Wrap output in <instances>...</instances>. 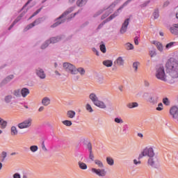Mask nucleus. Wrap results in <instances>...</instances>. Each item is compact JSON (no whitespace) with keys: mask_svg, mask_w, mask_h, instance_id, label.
I'll return each instance as SVG.
<instances>
[{"mask_svg":"<svg viewBox=\"0 0 178 178\" xmlns=\"http://www.w3.org/2000/svg\"><path fill=\"white\" fill-rule=\"evenodd\" d=\"M143 156L149 157L147 163L149 168L159 169V166H161L159 164V158L158 157V155L155 154L152 147H145L139 154L138 159L140 160L143 159Z\"/></svg>","mask_w":178,"mask_h":178,"instance_id":"f257e3e1","label":"nucleus"},{"mask_svg":"<svg viewBox=\"0 0 178 178\" xmlns=\"http://www.w3.org/2000/svg\"><path fill=\"white\" fill-rule=\"evenodd\" d=\"M166 72L172 79L178 78V54L170 58L165 63Z\"/></svg>","mask_w":178,"mask_h":178,"instance_id":"f03ea898","label":"nucleus"},{"mask_svg":"<svg viewBox=\"0 0 178 178\" xmlns=\"http://www.w3.org/2000/svg\"><path fill=\"white\" fill-rule=\"evenodd\" d=\"M156 77L161 81H168L170 84H173L175 83L174 79H168L166 74L165 73V67L163 65H159L156 67Z\"/></svg>","mask_w":178,"mask_h":178,"instance_id":"7ed1b4c3","label":"nucleus"},{"mask_svg":"<svg viewBox=\"0 0 178 178\" xmlns=\"http://www.w3.org/2000/svg\"><path fill=\"white\" fill-rule=\"evenodd\" d=\"M73 10H74V7H70L66 10L60 17L56 19V22L51 26V29H55V27H58V26H60V24L65 23V22H66V19L63 17H66L67 15L72 13Z\"/></svg>","mask_w":178,"mask_h":178,"instance_id":"20e7f679","label":"nucleus"},{"mask_svg":"<svg viewBox=\"0 0 178 178\" xmlns=\"http://www.w3.org/2000/svg\"><path fill=\"white\" fill-rule=\"evenodd\" d=\"M89 99L92 101L95 106L100 108V109H106V104H105L104 102L99 100L95 93H90L89 95Z\"/></svg>","mask_w":178,"mask_h":178,"instance_id":"39448f33","label":"nucleus"},{"mask_svg":"<svg viewBox=\"0 0 178 178\" xmlns=\"http://www.w3.org/2000/svg\"><path fill=\"white\" fill-rule=\"evenodd\" d=\"M32 124L33 119L31 118H29L22 122L18 124V127L19 129H29V127H31Z\"/></svg>","mask_w":178,"mask_h":178,"instance_id":"423d86ee","label":"nucleus"},{"mask_svg":"<svg viewBox=\"0 0 178 178\" xmlns=\"http://www.w3.org/2000/svg\"><path fill=\"white\" fill-rule=\"evenodd\" d=\"M44 20H45V17H39L38 19H36L33 23L29 24L24 30V31H27L28 30H30V29H33V27H34V26L37 25V24H40V23H42V22H44Z\"/></svg>","mask_w":178,"mask_h":178,"instance_id":"0eeeda50","label":"nucleus"},{"mask_svg":"<svg viewBox=\"0 0 178 178\" xmlns=\"http://www.w3.org/2000/svg\"><path fill=\"white\" fill-rule=\"evenodd\" d=\"M91 172L99 176V177H105L106 176V170L105 169L92 168Z\"/></svg>","mask_w":178,"mask_h":178,"instance_id":"6e6552de","label":"nucleus"},{"mask_svg":"<svg viewBox=\"0 0 178 178\" xmlns=\"http://www.w3.org/2000/svg\"><path fill=\"white\" fill-rule=\"evenodd\" d=\"M63 67L65 69L66 72H68L72 74H74L76 66L70 63H64L63 64Z\"/></svg>","mask_w":178,"mask_h":178,"instance_id":"1a4fd4ad","label":"nucleus"},{"mask_svg":"<svg viewBox=\"0 0 178 178\" xmlns=\"http://www.w3.org/2000/svg\"><path fill=\"white\" fill-rule=\"evenodd\" d=\"M170 115L172 119L178 120V108L176 106H173L170 108Z\"/></svg>","mask_w":178,"mask_h":178,"instance_id":"9d476101","label":"nucleus"},{"mask_svg":"<svg viewBox=\"0 0 178 178\" xmlns=\"http://www.w3.org/2000/svg\"><path fill=\"white\" fill-rule=\"evenodd\" d=\"M65 38V35H60L56 37H52L51 38L49 41L50 44H56V42H59V41H62Z\"/></svg>","mask_w":178,"mask_h":178,"instance_id":"9b49d317","label":"nucleus"},{"mask_svg":"<svg viewBox=\"0 0 178 178\" xmlns=\"http://www.w3.org/2000/svg\"><path fill=\"white\" fill-rule=\"evenodd\" d=\"M129 22L130 18H127L124 20L120 31L121 34H124V33L127 31V26H129Z\"/></svg>","mask_w":178,"mask_h":178,"instance_id":"f8f14e48","label":"nucleus"},{"mask_svg":"<svg viewBox=\"0 0 178 178\" xmlns=\"http://www.w3.org/2000/svg\"><path fill=\"white\" fill-rule=\"evenodd\" d=\"M158 99L159 97L156 95H152L149 97L148 102L152 104V105H156L158 104Z\"/></svg>","mask_w":178,"mask_h":178,"instance_id":"ddd939ff","label":"nucleus"},{"mask_svg":"<svg viewBox=\"0 0 178 178\" xmlns=\"http://www.w3.org/2000/svg\"><path fill=\"white\" fill-rule=\"evenodd\" d=\"M35 73L38 77H40V79H44L45 77H47V75L45 74V72H44V70L42 68H38L35 70Z\"/></svg>","mask_w":178,"mask_h":178,"instance_id":"4468645a","label":"nucleus"},{"mask_svg":"<svg viewBox=\"0 0 178 178\" xmlns=\"http://www.w3.org/2000/svg\"><path fill=\"white\" fill-rule=\"evenodd\" d=\"M14 76L13 75H9L7 77H6L1 83H0V88H2L3 86H6L8 83H10L11 80H13Z\"/></svg>","mask_w":178,"mask_h":178,"instance_id":"2eb2a0df","label":"nucleus"},{"mask_svg":"<svg viewBox=\"0 0 178 178\" xmlns=\"http://www.w3.org/2000/svg\"><path fill=\"white\" fill-rule=\"evenodd\" d=\"M117 16H119L118 10H116L113 15L104 20L101 24H103L104 26V24H106V23H108V22H111V20H113V19H115V17H116Z\"/></svg>","mask_w":178,"mask_h":178,"instance_id":"dca6fc26","label":"nucleus"},{"mask_svg":"<svg viewBox=\"0 0 178 178\" xmlns=\"http://www.w3.org/2000/svg\"><path fill=\"white\" fill-rule=\"evenodd\" d=\"M78 73H79V74H81V76H84V74H86V70L81 67H79L78 68L75 67L73 74H77Z\"/></svg>","mask_w":178,"mask_h":178,"instance_id":"f3484780","label":"nucleus"},{"mask_svg":"<svg viewBox=\"0 0 178 178\" xmlns=\"http://www.w3.org/2000/svg\"><path fill=\"white\" fill-rule=\"evenodd\" d=\"M30 94V90L27 88H23L21 90V95L23 97V98H26Z\"/></svg>","mask_w":178,"mask_h":178,"instance_id":"a211bd4d","label":"nucleus"},{"mask_svg":"<svg viewBox=\"0 0 178 178\" xmlns=\"http://www.w3.org/2000/svg\"><path fill=\"white\" fill-rule=\"evenodd\" d=\"M114 64L118 65V66H123L124 65V60H123V58L122 57H118L114 62Z\"/></svg>","mask_w":178,"mask_h":178,"instance_id":"6ab92c4d","label":"nucleus"},{"mask_svg":"<svg viewBox=\"0 0 178 178\" xmlns=\"http://www.w3.org/2000/svg\"><path fill=\"white\" fill-rule=\"evenodd\" d=\"M152 44L156 45L157 49L160 51V52H162L163 51V46L162 45V43L156 41H153Z\"/></svg>","mask_w":178,"mask_h":178,"instance_id":"aec40b11","label":"nucleus"},{"mask_svg":"<svg viewBox=\"0 0 178 178\" xmlns=\"http://www.w3.org/2000/svg\"><path fill=\"white\" fill-rule=\"evenodd\" d=\"M83 141H86V148L89 152H92V145L91 142L88 141V138H83Z\"/></svg>","mask_w":178,"mask_h":178,"instance_id":"412c9836","label":"nucleus"},{"mask_svg":"<svg viewBox=\"0 0 178 178\" xmlns=\"http://www.w3.org/2000/svg\"><path fill=\"white\" fill-rule=\"evenodd\" d=\"M42 104L44 105V106H48V105L51 104V99L47 97H44L42 99Z\"/></svg>","mask_w":178,"mask_h":178,"instance_id":"4be33fe9","label":"nucleus"},{"mask_svg":"<svg viewBox=\"0 0 178 178\" xmlns=\"http://www.w3.org/2000/svg\"><path fill=\"white\" fill-rule=\"evenodd\" d=\"M127 107L129 109H133L134 108H138V103L137 102H130L127 104Z\"/></svg>","mask_w":178,"mask_h":178,"instance_id":"5701e85b","label":"nucleus"},{"mask_svg":"<svg viewBox=\"0 0 178 178\" xmlns=\"http://www.w3.org/2000/svg\"><path fill=\"white\" fill-rule=\"evenodd\" d=\"M88 1V0H77L76 1V5L79 8H81V7L84 6V5H86V3H87Z\"/></svg>","mask_w":178,"mask_h":178,"instance_id":"b1692460","label":"nucleus"},{"mask_svg":"<svg viewBox=\"0 0 178 178\" xmlns=\"http://www.w3.org/2000/svg\"><path fill=\"white\" fill-rule=\"evenodd\" d=\"M106 162L110 166H113V165H115V161L112 157H106Z\"/></svg>","mask_w":178,"mask_h":178,"instance_id":"393cba45","label":"nucleus"},{"mask_svg":"<svg viewBox=\"0 0 178 178\" xmlns=\"http://www.w3.org/2000/svg\"><path fill=\"white\" fill-rule=\"evenodd\" d=\"M13 98V97L10 95L5 96L4 101H5L6 104H10V102H12Z\"/></svg>","mask_w":178,"mask_h":178,"instance_id":"a878e982","label":"nucleus"},{"mask_svg":"<svg viewBox=\"0 0 178 178\" xmlns=\"http://www.w3.org/2000/svg\"><path fill=\"white\" fill-rule=\"evenodd\" d=\"M78 165L79 166L80 169H82V170H86L87 169V164H86V163L79 161Z\"/></svg>","mask_w":178,"mask_h":178,"instance_id":"bb28decb","label":"nucleus"},{"mask_svg":"<svg viewBox=\"0 0 178 178\" xmlns=\"http://www.w3.org/2000/svg\"><path fill=\"white\" fill-rule=\"evenodd\" d=\"M49 44L51 42H49V40H46L40 47L41 49H46V48H48L49 47Z\"/></svg>","mask_w":178,"mask_h":178,"instance_id":"cd10ccee","label":"nucleus"},{"mask_svg":"<svg viewBox=\"0 0 178 178\" xmlns=\"http://www.w3.org/2000/svg\"><path fill=\"white\" fill-rule=\"evenodd\" d=\"M103 65L106 66V67H111L112 65H113V62L111 60H104L103 61Z\"/></svg>","mask_w":178,"mask_h":178,"instance_id":"c85d7f7f","label":"nucleus"},{"mask_svg":"<svg viewBox=\"0 0 178 178\" xmlns=\"http://www.w3.org/2000/svg\"><path fill=\"white\" fill-rule=\"evenodd\" d=\"M67 116L70 118V119H73V118L76 116V112H74V111H68L67 112Z\"/></svg>","mask_w":178,"mask_h":178,"instance_id":"c756f323","label":"nucleus"},{"mask_svg":"<svg viewBox=\"0 0 178 178\" xmlns=\"http://www.w3.org/2000/svg\"><path fill=\"white\" fill-rule=\"evenodd\" d=\"M10 131H11V136H17V128H16V127L13 126L10 129Z\"/></svg>","mask_w":178,"mask_h":178,"instance_id":"7c9ffc66","label":"nucleus"},{"mask_svg":"<svg viewBox=\"0 0 178 178\" xmlns=\"http://www.w3.org/2000/svg\"><path fill=\"white\" fill-rule=\"evenodd\" d=\"M170 33L172 34H175V35H178V30L177 27H175L174 25H172V27L170 29Z\"/></svg>","mask_w":178,"mask_h":178,"instance_id":"2f4dec72","label":"nucleus"},{"mask_svg":"<svg viewBox=\"0 0 178 178\" xmlns=\"http://www.w3.org/2000/svg\"><path fill=\"white\" fill-rule=\"evenodd\" d=\"M6 156H8V153L6 152H2L0 156L1 162H4Z\"/></svg>","mask_w":178,"mask_h":178,"instance_id":"473e14b6","label":"nucleus"},{"mask_svg":"<svg viewBox=\"0 0 178 178\" xmlns=\"http://www.w3.org/2000/svg\"><path fill=\"white\" fill-rule=\"evenodd\" d=\"M8 124V122L1 118H0V125L1 126V129H5Z\"/></svg>","mask_w":178,"mask_h":178,"instance_id":"72a5a7b5","label":"nucleus"},{"mask_svg":"<svg viewBox=\"0 0 178 178\" xmlns=\"http://www.w3.org/2000/svg\"><path fill=\"white\" fill-rule=\"evenodd\" d=\"M125 47H126V49H127V51H130L131 49H134V46L133 45V44L130 43V42H127L125 44Z\"/></svg>","mask_w":178,"mask_h":178,"instance_id":"f704fd0d","label":"nucleus"},{"mask_svg":"<svg viewBox=\"0 0 178 178\" xmlns=\"http://www.w3.org/2000/svg\"><path fill=\"white\" fill-rule=\"evenodd\" d=\"M139 65H140V63L139 62H134V63H133L132 67L134 69L135 73H137V71L138 70V66Z\"/></svg>","mask_w":178,"mask_h":178,"instance_id":"c9c22d12","label":"nucleus"},{"mask_svg":"<svg viewBox=\"0 0 178 178\" xmlns=\"http://www.w3.org/2000/svg\"><path fill=\"white\" fill-rule=\"evenodd\" d=\"M131 1L133 0H127V1H125L123 5H122L117 10H118V13H119V10H122L124 6H127V5H129V3H130V2H131Z\"/></svg>","mask_w":178,"mask_h":178,"instance_id":"e433bc0d","label":"nucleus"},{"mask_svg":"<svg viewBox=\"0 0 178 178\" xmlns=\"http://www.w3.org/2000/svg\"><path fill=\"white\" fill-rule=\"evenodd\" d=\"M153 16L154 19H158L159 17V8H155L153 13Z\"/></svg>","mask_w":178,"mask_h":178,"instance_id":"4c0bfd02","label":"nucleus"},{"mask_svg":"<svg viewBox=\"0 0 178 178\" xmlns=\"http://www.w3.org/2000/svg\"><path fill=\"white\" fill-rule=\"evenodd\" d=\"M95 165H97V166L100 168H104V163H102V161H101L98 159L95 160Z\"/></svg>","mask_w":178,"mask_h":178,"instance_id":"58836bf2","label":"nucleus"},{"mask_svg":"<svg viewBox=\"0 0 178 178\" xmlns=\"http://www.w3.org/2000/svg\"><path fill=\"white\" fill-rule=\"evenodd\" d=\"M29 149L31 152H37L38 151V146L37 145H31L30 147H29Z\"/></svg>","mask_w":178,"mask_h":178,"instance_id":"ea45409f","label":"nucleus"},{"mask_svg":"<svg viewBox=\"0 0 178 178\" xmlns=\"http://www.w3.org/2000/svg\"><path fill=\"white\" fill-rule=\"evenodd\" d=\"M21 91L20 89H17L13 91V95H15V97H17V98H19V97H21Z\"/></svg>","mask_w":178,"mask_h":178,"instance_id":"a19ab883","label":"nucleus"},{"mask_svg":"<svg viewBox=\"0 0 178 178\" xmlns=\"http://www.w3.org/2000/svg\"><path fill=\"white\" fill-rule=\"evenodd\" d=\"M104 10H106V8H104L102 10H98L94 15L93 17H97V16H99V15H102L104 13Z\"/></svg>","mask_w":178,"mask_h":178,"instance_id":"79ce46f5","label":"nucleus"},{"mask_svg":"<svg viewBox=\"0 0 178 178\" xmlns=\"http://www.w3.org/2000/svg\"><path fill=\"white\" fill-rule=\"evenodd\" d=\"M163 103L164 105H166V106H169L170 105V101H169V99L168 97H165L163 99Z\"/></svg>","mask_w":178,"mask_h":178,"instance_id":"37998d69","label":"nucleus"},{"mask_svg":"<svg viewBox=\"0 0 178 178\" xmlns=\"http://www.w3.org/2000/svg\"><path fill=\"white\" fill-rule=\"evenodd\" d=\"M96 77H97V81L102 84V83H103L104 81V76L97 74Z\"/></svg>","mask_w":178,"mask_h":178,"instance_id":"c03bdc74","label":"nucleus"},{"mask_svg":"<svg viewBox=\"0 0 178 178\" xmlns=\"http://www.w3.org/2000/svg\"><path fill=\"white\" fill-rule=\"evenodd\" d=\"M86 108V111H88V112H90V113H92V112H94V110L92 109V107H91V105L90 104H87Z\"/></svg>","mask_w":178,"mask_h":178,"instance_id":"a18cd8bd","label":"nucleus"},{"mask_svg":"<svg viewBox=\"0 0 178 178\" xmlns=\"http://www.w3.org/2000/svg\"><path fill=\"white\" fill-rule=\"evenodd\" d=\"M149 55L151 58H153V56H156V49H153L149 51Z\"/></svg>","mask_w":178,"mask_h":178,"instance_id":"49530a36","label":"nucleus"},{"mask_svg":"<svg viewBox=\"0 0 178 178\" xmlns=\"http://www.w3.org/2000/svg\"><path fill=\"white\" fill-rule=\"evenodd\" d=\"M63 124L67 127H70L72 124V121L67 120L63 121Z\"/></svg>","mask_w":178,"mask_h":178,"instance_id":"de8ad7c7","label":"nucleus"},{"mask_svg":"<svg viewBox=\"0 0 178 178\" xmlns=\"http://www.w3.org/2000/svg\"><path fill=\"white\" fill-rule=\"evenodd\" d=\"M99 47H100V51H102L103 54H105L106 52V47H105L104 44H100Z\"/></svg>","mask_w":178,"mask_h":178,"instance_id":"09e8293b","label":"nucleus"},{"mask_svg":"<svg viewBox=\"0 0 178 178\" xmlns=\"http://www.w3.org/2000/svg\"><path fill=\"white\" fill-rule=\"evenodd\" d=\"M175 44H176V42H171L170 43H168L165 45L166 49H169V48H172V47H173V45H175Z\"/></svg>","mask_w":178,"mask_h":178,"instance_id":"8fccbe9b","label":"nucleus"},{"mask_svg":"<svg viewBox=\"0 0 178 178\" xmlns=\"http://www.w3.org/2000/svg\"><path fill=\"white\" fill-rule=\"evenodd\" d=\"M114 122L115 123H118V124H121L122 123H123V120L120 118H115L114 119Z\"/></svg>","mask_w":178,"mask_h":178,"instance_id":"3c124183","label":"nucleus"},{"mask_svg":"<svg viewBox=\"0 0 178 178\" xmlns=\"http://www.w3.org/2000/svg\"><path fill=\"white\" fill-rule=\"evenodd\" d=\"M150 3H151L150 0L145 1L143 4L140 5V8H146V6H148V5H149Z\"/></svg>","mask_w":178,"mask_h":178,"instance_id":"603ef678","label":"nucleus"},{"mask_svg":"<svg viewBox=\"0 0 178 178\" xmlns=\"http://www.w3.org/2000/svg\"><path fill=\"white\" fill-rule=\"evenodd\" d=\"M41 146H42V149L43 151H44V152H47V151H48V149H47V147H45V141L43 140V141L42 142Z\"/></svg>","mask_w":178,"mask_h":178,"instance_id":"864d4df0","label":"nucleus"},{"mask_svg":"<svg viewBox=\"0 0 178 178\" xmlns=\"http://www.w3.org/2000/svg\"><path fill=\"white\" fill-rule=\"evenodd\" d=\"M159 107H156V110L157 111H163V104L162 103H159V105H158Z\"/></svg>","mask_w":178,"mask_h":178,"instance_id":"5fc2aeb1","label":"nucleus"},{"mask_svg":"<svg viewBox=\"0 0 178 178\" xmlns=\"http://www.w3.org/2000/svg\"><path fill=\"white\" fill-rule=\"evenodd\" d=\"M41 10H42V7H41L40 8L38 9L35 13H33V14L32 15L33 17L34 16H37V15H38V13H40V12H41Z\"/></svg>","mask_w":178,"mask_h":178,"instance_id":"6e6d98bb","label":"nucleus"},{"mask_svg":"<svg viewBox=\"0 0 178 178\" xmlns=\"http://www.w3.org/2000/svg\"><path fill=\"white\" fill-rule=\"evenodd\" d=\"M89 159L94 161V154H92V152H89Z\"/></svg>","mask_w":178,"mask_h":178,"instance_id":"4d7b16f0","label":"nucleus"},{"mask_svg":"<svg viewBox=\"0 0 178 178\" xmlns=\"http://www.w3.org/2000/svg\"><path fill=\"white\" fill-rule=\"evenodd\" d=\"M113 12V10L111 9V10H109L106 11V12L104 13V15H106V17H108L109 16V15H110L111 13H112Z\"/></svg>","mask_w":178,"mask_h":178,"instance_id":"13d9d810","label":"nucleus"},{"mask_svg":"<svg viewBox=\"0 0 178 178\" xmlns=\"http://www.w3.org/2000/svg\"><path fill=\"white\" fill-rule=\"evenodd\" d=\"M113 12V10L111 9V10H109L106 11V12L104 13V15H106V17H108L109 16V15H110L111 13H112Z\"/></svg>","mask_w":178,"mask_h":178,"instance_id":"bf43d9fd","label":"nucleus"},{"mask_svg":"<svg viewBox=\"0 0 178 178\" xmlns=\"http://www.w3.org/2000/svg\"><path fill=\"white\" fill-rule=\"evenodd\" d=\"M119 2H120V0H116L115 1H114L111 6H113V8H115V6H116V5H118V3H119Z\"/></svg>","mask_w":178,"mask_h":178,"instance_id":"052dcab7","label":"nucleus"},{"mask_svg":"<svg viewBox=\"0 0 178 178\" xmlns=\"http://www.w3.org/2000/svg\"><path fill=\"white\" fill-rule=\"evenodd\" d=\"M20 20H22V18L18 16L15 20H14V24H16L17 23H18V22H20Z\"/></svg>","mask_w":178,"mask_h":178,"instance_id":"680f3d73","label":"nucleus"},{"mask_svg":"<svg viewBox=\"0 0 178 178\" xmlns=\"http://www.w3.org/2000/svg\"><path fill=\"white\" fill-rule=\"evenodd\" d=\"M92 52H95L97 56H99V52L98 51V50H97V49H95V47H93L92 49Z\"/></svg>","mask_w":178,"mask_h":178,"instance_id":"e2e57ef3","label":"nucleus"},{"mask_svg":"<svg viewBox=\"0 0 178 178\" xmlns=\"http://www.w3.org/2000/svg\"><path fill=\"white\" fill-rule=\"evenodd\" d=\"M170 2L169 1H166L163 3V8H166V6H169Z\"/></svg>","mask_w":178,"mask_h":178,"instance_id":"0e129e2a","label":"nucleus"},{"mask_svg":"<svg viewBox=\"0 0 178 178\" xmlns=\"http://www.w3.org/2000/svg\"><path fill=\"white\" fill-rule=\"evenodd\" d=\"M13 178H22V177L20 176V175L17 172V173H15L13 175Z\"/></svg>","mask_w":178,"mask_h":178,"instance_id":"69168bd1","label":"nucleus"},{"mask_svg":"<svg viewBox=\"0 0 178 178\" xmlns=\"http://www.w3.org/2000/svg\"><path fill=\"white\" fill-rule=\"evenodd\" d=\"M79 13H74V14H72L71 15H70V17H68L67 18V20H72V19H73V17H74L75 16H76V15H77Z\"/></svg>","mask_w":178,"mask_h":178,"instance_id":"338daca9","label":"nucleus"},{"mask_svg":"<svg viewBox=\"0 0 178 178\" xmlns=\"http://www.w3.org/2000/svg\"><path fill=\"white\" fill-rule=\"evenodd\" d=\"M134 43H135V45H138V36L135 37Z\"/></svg>","mask_w":178,"mask_h":178,"instance_id":"774afa93","label":"nucleus"}]
</instances>
